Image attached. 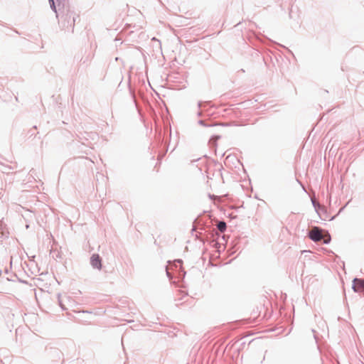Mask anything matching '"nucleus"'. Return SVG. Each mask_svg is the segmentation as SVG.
<instances>
[{
    "label": "nucleus",
    "mask_w": 364,
    "mask_h": 364,
    "mask_svg": "<svg viewBox=\"0 0 364 364\" xmlns=\"http://www.w3.org/2000/svg\"><path fill=\"white\" fill-rule=\"evenodd\" d=\"M91 264L93 267L97 269L101 268V259L98 255H93L91 257Z\"/></svg>",
    "instance_id": "nucleus-4"
},
{
    "label": "nucleus",
    "mask_w": 364,
    "mask_h": 364,
    "mask_svg": "<svg viewBox=\"0 0 364 364\" xmlns=\"http://www.w3.org/2000/svg\"><path fill=\"white\" fill-rule=\"evenodd\" d=\"M71 16L69 14H67L65 17L63 19V26L64 28L70 29L72 32H73L75 27V18L73 17L72 21H70Z\"/></svg>",
    "instance_id": "nucleus-2"
},
{
    "label": "nucleus",
    "mask_w": 364,
    "mask_h": 364,
    "mask_svg": "<svg viewBox=\"0 0 364 364\" xmlns=\"http://www.w3.org/2000/svg\"><path fill=\"white\" fill-rule=\"evenodd\" d=\"M218 228L220 232H224L226 229V223L225 222H220L218 224Z\"/></svg>",
    "instance_id": "nucleus-5"
},
{
    "label": "nucleus",
    "mask_w": 364,
    "mask_h": 364,
    "mask_svg": "<svg viewBox=\"0 0 364 364\" xmlns=\"http://www.w3.org/2000/svg\"><path fill=\"white\" fill-rule=\"evenodd\" d=\"M353 289L355 291L364 292V280L355 279L353 280Z\"/></svg>",
    "instance_id": "nucleus-3"
},
{
    "label": "nucleus",
    "mask_w": 364,
    "mask_h": 364,
    "mask_svg": "<svg viewBox=\"0 0 364 364\" xmlns=\"http://www.w3.org/2000/svg\"><path fill=\"white\" fill-rule=\"evenodd\" d=\"M309 237L314 242L323 240L324 244H327L331 240V236L326 231L318 227H314L309 232Z\"/></svg>",
    "instance_id": "nucleus-1"
}]
</instances>
